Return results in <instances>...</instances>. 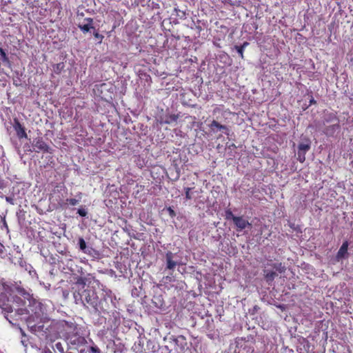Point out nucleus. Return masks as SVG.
Instances as JSON below:
<instances>
[{"label":"nucleus","instance_id":"7c9ffc66","mask_svg":"<svg viewBox=\"0 0 353 353\" xmlns=\"http://www.w3.org/2000/svg\"><path fill=\"white\" fill-rule=\"evenodd\" d=\"M4 188L3 181L0 178V189H3Z\"/></svg>","mask_w":353,"mask_h":353},{"label":"nucleus","instance_id":"473e14b6","mask_svg":"<svg viewBox=\"0 0 353 353\" xmlns=\"http://www.w3.org/2000/svg\"><path fill=\"white\" fill-rule=\"evenodd\" d=\"M168 278L170 279H169V280H170V281H171V277H170V276H166L164 279H165L166 281H168Z\"/></svg>","mask_w":353,"mask_h":353},{"label":"nucleus","instance_id":"4468645a","mask_svg":"<svg viewBox=\"0 0 353 353\" xmlns=\"http://www.w3.org/2000/svg\"><path fill=\"white\" fill-rule=\"evenodd\" d=\"M263 276L265 281L271 285L274 281V279L277 276V274L276 271L264 270H263Z\"/></svg>","mask_w":353,"mask_h":353},{"label":"nucleus","instance_id":"c85d7f7f","mask_svg":"<svg viewBox=\"0 0 353 353\" xmlns=\"http://www.w3.org/2000/svg\"><path fill=\"white\" fill-rule=\"evenodd\" d=\"M90 353H101V350L97 346H92L90 347Z\"/></svg>","mask_w":353,"mask_h":353},{"label":"nucleus","instance_id":"9b49d317","mask_svg":"<svg viewBox=\"0 0 353 353\" xmlns=\"http://www.w3.org/2000/svg\"><path fill=\"white\" fill-rule=\"evenodd\" d=\"M179 117V114H166L161 119L160 123L171 124L172 123L176 122Z\"/></svg>","mask_w":353,"mask_h":353},{"label":"nucleus","instance_id":"a878e982","mask_svg":"<svg viewBox=\"0 0 353 353\" xmlns=\"http://www.w3.org/2000/svg\"><path fill=\"white\" fill-rule=\"evenodd\" d=\"M190 190H191V188H185V199L187 200H190L192 199V195L190 194Z\"/></svg>","mask_w":353,"mask_h":353},{"label":"nucleus","instance_id":"2f4dec72","mask_svg":"<svg viewBox=\"0 0 353 353\" xmlns=\"http://www.w3.org/2000/svg\"><path fill=\"white\" fill-rule=\"evenodd\" d=\"M6 201L11 203L12 199H10V197H6Z\"/></svg>","mask_w":353,"mask_h":353},{"label":"nucleus","instance_id":"72a5a7b5","mask_svg":"<svg viewBox=\"0 0 353 353\" xmlns=\"http://www.w3.org/2000/svg\"><path fill=\"white\" fill-rule=\"evenodd\" d=\"M77 196H79V199H81V192H79Z\"/></svg>","mask_w":353,"mask_h":353},{"label":"nucleus","instance_id":"20e7f679","mask_svg":"<svg viewBox=\"0 0 353 353\" xmlns=\"http://www.w3.org/2000/svg\"><path fill=\"white\" fill-rule=\"evenodd\" d=\"M34 151L36 152L52 153L50 147L43 141L42 137L35 138L32 143Z\"/></svg>","mask_w":353,"mask_h":353},{"label":"nucleus","instance_id":"c756f323","mask_svg":"<svg viewBox=\"0 0 353 353\" xmlns=\"http://www.w3.org/2000/svg\"><path fill=\"white\" fill-rule=\"evenodd\" d=\"M316 101L312 97V98L310 100V105L316 104Z\"/></svg>","mask_w":353,"mask_h":353},{"label":"nucleus","instance_id":"39448f33","mask_svg":"<svg viewBox=\"0 0 353 353\" xmlns=\"http://www.w3.org/2000/svg\"><path fill=\"white\" fill-rule=\"evenodd\" d=\"M311 143L309 139H307L305 142H301L298 145V153L297 160L303 163L305 161V154L310 150Z\"/></svg>","mask_w":353,"mask_h":353},{"label":"nucleus","instance_id":"7ed1b4c3","mask_svg":"<svg viewBox=\"0 0 353 353\" xmlns=\"http://www.w3.org/2000/svg\"><path fill=\"white\" fill-rule=\"evenodd\" d=\"M65 339L68 344L76 347L83 345L87 343L85 337L80 334L79 329L73 332H66Z\"/></svg>","mask_w":353,"mask_h":353},{"label":"nucleus","instance_id":"f704fd0d","mask_svg":"<svg viewBox=\"0 0 353 353\" xmlns=\"http://www.w3.org/2000/svg\"><path fill=\"white\" fill-rule=\"evenodd\" d=\"M219 110V109L218 108H216L214 110V112L215 113L216 111Z\"/></svg>","mask_w":353,"mask_h":353},{"label":"nucleus","instance_id":"6e6552de","mask_svg":"<svg viewBox=\"0 0 353 353\" xmlns=\"http://www.w3.org/2000/svg\"><path fill=\"white\" fill-rule=\"evenodd\" d=\"M234 224L236 227L237 231H242L247 227L251 226V223L248 221L244 219L242 216L234 217Z\"/></svg>","mask_w":353,"mask_h":353},{"label":"nucleus","instance_id":"e433bc0d","mask_svg":"<svg viewBox=\"0 0 353 353\" xmlns=\"http://www.w3.org/2000/svg\"><path fill=\"white\" fill-rule=\"evenodd\" d=\"M49 353H52L51 352H49Z\"/></svg>","mask_w":353,"mask_h":353},{"label":"nucleus","instance_id":"6ab92c4d","mask_svg":"<svg viewBox=\"0 0 353 353\" xmlns=\"http://www.w3.org/2000/svg\"><path fill=\"white\" fill-rule=\"evenodd\" d=\"M270 265L272 267L273 269H275V270L279 272V273L284 272L285 270V266L283 265L281 263H272L270 264Z\"/></svg>","mask_w":353,"mask_h":353},{"label":"nucleus","instance_id":"f03ea898","mask_svg":"<svg viewBox=\"0 0 353 353\" xmlns=\"http://www.w3.org/2000/svg\"><path fill=\"white\" fill-rule=\"evenodd\" d=\"M44 314L40 305L36 307L34 314L28 316L26 321V324L32 332H41L43 329Z\"/></svg>","mask_w":353,"mask_h":353},{"label":"nucleus","instance_id":"412c9836","mask_svg":"<svg viewBox=\"0 0 353 353\" xmlns=\"http://www.w3.org/2000/svg\"><path fill=\"white\" fill-rule=\"evenodd\" d=\"M63 63H57L54 65V72H56L57 74H59L61 72V71L63 70Z\"/></svg>","mask_w":353,"mask_h":353},{"label":"nucleus","instance_id":"dca6fc26","mask_svg":"<svg viewBox=\"0 0 353 353\" xmlns=\"http://www.w3.org/2000/svg\"><path fill=\"white\" fill-rule=\"evenodd\" d=\"M0 61L4 64V65H8L10 66V60L8 57V55L6 54L5 50L0 48Z\"/></svg>","mask_w":353,"mask_h":353},{"label":"nucleus","instance_id":"9d476101","mask_svg":"<svg viewBox=\"0 0 353 353\" xmlns=\"http://www.w3.org/2000/svg\"><path fill=\"white\" fill-rule=\"evenodd\" d=\"M341 126L339 123H335L332 125L326 126L323 130V133L328 137H333L336 131L339 130Z\"/></svg>","mask_w":353,"mask_h":353},{"label":"nucleus","instance_id":"1a4fd4ad","mask_svg":"<svg viewBox=\"0 0 353 353\" xmlns=\"http://www.w3.org/2000/svg\"><path fill=\"white\" fill-rule=\"evenodd\" d=\"M210 128L212 132H216L215 129L216 130L222 131L223 133H225L227 135H229L230 130L228 128L226 125H222L217 122L215 120H213L210 124L209 125Z\"/></svg>","mask_w":353,"mask_h":353},{"label":"nucleus","instance_id":"bb28decb","mask_svg":"<svg viewBox=\"0 0 353 353\" xmlns=\"http://www.w3.org/2000/svg\"><path fill=\"white\" fill-rule=\"evenodd\" d=\"M77 213L81 216H86L87 214H88V212L86 211V210L83 209V208H79L77 210Z\"/></svg>","mask_w":353,"mask_h":353},{"label":"nucleus","instance_id":"4be33fe9","mask_svg":"<svg viewBox=\"0 0 353 353\" xmlns=\"http://www.w3.org/2000/svg\"><path fill=\"white\" fill-rule=\"evenodd\" d=\"M234 217H237L236 216H234L231 211V210L228 209L225 210V219L229 220L232 219L234 221Z\"/></svg>","mask_w":353,"mask_h":353},{"label":"nucleus","instance_id":"f257e3e1","mask_svg":"<svg viewBox=\"0 0 353 353\" xmlns=\"http://www.w3.org/2000/svg\"><path fill=\"white\" fill-rule=\"evenodd\" d=\"M73 289V296L77 304H82L87 308H92L95 312L106 311L97 292L94 288L86 285L84 278L79 277Z\"/></svg>","mask_w":353,"mask_h":353},{"label":"nucleus","instance_id":"393cba45","mask_svg":"<svg viewBox=\"0 0 353 353\" xmlns=\"http://www.w3.org/2000/svg\"><path fill=\"white\" fill-rule=\"evenodd\" d=\"M56 349L61 353H64V348L61 342H57L55 343Z\"/></svg>","mask_w":353,"mask_h":353},{"label":"nucleus","instance_id":"2eb2a0df","mask_svg":"<svg viewBox=\"0 0 353 353\" xmlns=\"http://www.w3.org/2000/svg\"><path fill=\"white\" fill-rule=\"evenodd\" d=\"M324 123H339V119L336 115V113L334 112H328L325 114L324 116Z\"/></svg>","mask_w":353,"mask_h":353},{"label":"nucleus","instance_id":"f8f14e48","mask_svg":"<svg viewBox=\"0 0 353 353\" xmlns=\"http://www.w3.org/2000/svg\"><path fill=\"white\" fill-rule=\"evenodd\" d=\"M84 21H87V23L83 25H79V29L83 32L86 33L90 31V30H94V27L93 26V19L90 17H87L84 19Z\"/></svg>","mask_w":353,"mask_h":353},{"label":"nucleus","instance_id":"ddd939ff","mask_svg":"<svg viewBox=\"0 0 353 353\" xmlns=\"http://www.w3.org/2000/svg\"><path fill=\"white\" fill-rule=\"evenodd\" d=\"M348 245L349 243L347 241H344L339 248L337 254H336V259L337 260H340L342 259L345 258V256L347 254V250H348Z\"/></svg>","mask_w":353,"mask_h":353},{"label":"nucleus","instance_id":"cd10ccee","mask_svg":"<svg viewBox=\"0 0 353 353\" xmlns=\"http://www.w3.org/2000/svg\"><path fill=\"white\" fill-rule=\"evenodd\" d=\"M167 211L171 218H174L176 216V212L171 207H168L167 208Z\"/></svg>","mask_w":353,"mask_h":353},{"label":"nucleus","instance_id":"f3484780","mask_svg":"<svg viewBox=\"0 0 353 353\" xmlns=\"http://www.w3.org/2000/svg\"><path fill=\"white\" fill-rule=\"evenodd\" d=\"M63 326L67 329L66 332H73V331H75V330L79 329L78 327V325L75 323L65 321H64Z\"/></svg>","mask_w":353,"mask_h":353},{"label":"nucleus","instance_id":"c9c22d12","mask_svg":"<svg viewBox=\"0 0 353 353\" xmlns=\"http://www.w3.org/2000/svg\"><path fill=\"white\" fill-rule=\"evenodd\" d=\"M2 250L0 249V252H1Z\"/></svg>","mask_w":353,"mask_h":353},{"label":"nucleus","instance_id":"aec40b11","mask_svg":"<svg viewBox=\"0 0 353 353\" xmlns=\"http://www.w3.org/2000/svg\"><path fill=\"white\" fill-rule=\"evenodd\" d=\"M79 245L81 250L85 252L86 249V243L83 238H79Z\"/></svg>","mask_w":353,"mask_h":353},{"label":"nucleus","instance_id":"423d86ee","mask_svg":"<svg viewBox=\"0 0 353 353\" xmlns=\"http://www.w3.org/2000/svg\"><path fill=\"white\" fill-rule=\"evenodd\" d=\"M175 254L172 253L171 251H168L165 255V270H170L173 272L176 265H179L180 263L174 260Z\"/></svg>","mask_w":353,"mask_h":353},{"label":"nucleus","instance_id":"a211bd4d","mask_svg":"<svg viewBox=\"0 0 353 353\" xmlns=\"http://www.w3.org/2000/svg\"><path fill=\"white\" fill-rule=\"evenodd\" d=\"M248 43L245 41L241 46H235V49L236 50L239 55L241 59H243V51L244 48L248 46Z\"/></svg>","mask_w":353,"mask_h":353},{"label":"nucleus","instance_id":"5701e85b","mask_svg":"<svg viewBox=\"0 0 353 353\" xmlns=\"http://www.w3.org/2000/svg\"><path fill=\"white\" fill-rule=\"evenodd\" d=\"M93 35L95 39H98L99 40V43H102V41L104 38L103 35L99 34V32H94L93 33Z\"/></svg>","mask_w":353,"mask_h":353},{"label":"nucleus","instance_id":"b1692460","mask_svg":"<svg viewBox=\"0 0 353 353\" xmlns=\"http://www.w3.org/2000/svg\"><path fill=\"white\" fill-rule=\"evenodd\" d=\"M79 201L78 199H66V202L67 203L70 204V205H76L79 203Z\"/></svg>","mask_w":353,"mask_h":353},{"label":"nucleus","instance_id":"0eeeda50","mask_svg":"<svg viewBox=\"0 0 353 353\" xmlns=\"http://www.w3.org/2000/svg\"><path fill=\"white\" fill-rule=\"evenodd\" d=\"M13 121V128L16 132L17 137L19 139H28V134L26 132L25 127L20 123L19 119L15 118Z\"/></svg>","mask_w":353,"mask_h":353}]
</instances>
